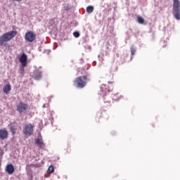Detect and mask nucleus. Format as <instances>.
I'll use <instances>...</instances> for the list:
<instances>
[{
	"label": "nucleus",
	"instance_id": "nucleus-1",
	"mask_svg": "<svg viewBox=\"0 0 180 180\" xmlns=\"http://www.w3.org/2000/svg\"><path fill=\"white\" fill-rule=\"evenodd\" d=\"M89 81H91V76L86 75L84 76H79L77 77L74 84L77 88H84Z\"/></svg>",
	"mask_w": 180,
	"mask_h": 180
},
{
	"label": "nucleus",
	"instance_id": "nucleus-2",
	"mask_svg": "<svg viewBox=\"0 0 180 180\" xmlns=\"http://www.w3.org/2000/svg\"><path fill=\"white\" fill-rule=\"evenodd\" d=\"M16 34H18V31H10L3 34L0 37V46H5V43L11 41Z\"/></svg>",
	"mask_w": 180,
	"mask_h": 180
},
{
	"label": "nucleus",
	"instance_id": "nucleus-3",
	"mask_svg": "<svg viewBox=\"0 0 180 180\" xmlns=\"http://www.w3.org/2000/svg\"><path fill=\"white\" fill-rule=\"evenodd\" d=\"M173 15L176 20H180V2L179 0L173 1Z\"/></svg>",
	"mask_w": 180,
	"mask_h": 180
},
{
	"label": "nucleus",
	"instance_id": "nucleus-4",
	"mask_svg": "<svg viewBox=\"0 0 180 180\" xmlns=\"http://www.w3.org/2000/svg\"><path fill=\"white\" fill-rule=\"evenodd\" d=\"M33 131H34V125L32 124H26L22 129V133L25 136H32L33 134Z\"/></svg>",
	"mask_w": 180,
	"mask_h": 180
},
{
	"label": "nucleus",
	"instance_id": "nucleus-5",
	"mask_svg": "<svg viewBox=\"0 0 180 180\" xmlns=\"http://www.w3.org/2000/svg\"><path fill=\"white\" fill-rule=\"evenodd\" d=\"M25 39L29 43H33L36 40V34L33 31H28L25 33Z\"/></svg>",
	"mask_w": 180,
	"mask_h": 180
},
{
	"label": "nucleus",
	"instance_id": "nucleus-6",
	"mask_svg": "<svg viewBox=\"0 0 180 180\" xmlns=\"http://www.w3.org/2000/svg\"><path fill=\"white\" fill-rule=\"evenodd\" d=\"M17 112H19L20 113H25L27 112V110L29 109V105L27 103L20 102L17 105Z\"/></svg>",
	"mask_w": 180,
	"mask_h": 180
},
{
	"label": "nucleus",
	"instance_id": "nucleus-7",
	"mask_svg": "<svg viewBox=\"0 0 180 180\" xmlns=\"http://www.w3.org/2000/svg\"><path fill=\"white\" fill-rule=\"evenodd\" d=\"M42 77L43 72L40 70L36 69L34 70L32 75V78H34V79H35L36 81H40Z\"/></svg>",
	"mask_w": 180,
	"mask_h": 180
},
{
	"label": "nucleus",
	"instance_id": "nucleus-8",
	"mask_svg": "<svg viewBox=\"0 0 180 180\" xmlns=\"http://www.w3.org/2000/svg\"><path fill=\"white\" fill-rule=\"evenodd\" d=\"M20 63H21L22 67H26V65H27V56L22 53L20 58Z\"/></svg>",
	"mask_w": 180,
	"mask_h": 180
},
{
	"label": "nucleus",
	"instance_id": "nucleus-9",
	"mask_svg": "<svg viewBox=\"0 0 180 180\" xmlns=\"http://www.w3.org/2000/svg\"><path fill=\"white\" fill-rule=\"evenodd\" d=\"M35 144L39 147V148H43V147H45L46 143L43 141V139L41 138H37L35 139Z\"/></svg>",
	"mask_w": 180,
	"mask_h": 180
},
{
	"label": "nucleus",
	"instance_id": "nucleus-10",
	"mask_svg": "<svg viewBox=\"0 0 180 180\" xmlns=\"http://www.w3.org/2000/svg\"><path fill=\"white\" fill-rule=\"evenodd\" d=\"M9 134L8 133V130L6 129H0V139L1 140H5Z\"/></svg>",
	"mask_w": 180,
	"mask_h": 180
},
{
	"label": "nucleus",
	"instance_id": "nucleus-11",
	"mask_svg": "<svg viewBox=\"0 0 180 180\" xmlns=\"http://www.w3.org/2000/svg\"><path fill=\"white\" fill-rule=\"evenodd\" d=\"M6 172H8V174H13V172H15V167H13V165H8L6 166Z\"/></svg>",
	"mask_w": 180,
	"mask_h": 180
},
{
	"label": "nucleus",
	"instance_id": "nucleus-12",
	"mask_svg": "<svg viewBox=\"0 0 180 180\" xmlns=\"http://www.w3.org/2000/svg\"><path fill=\"white\" fill-rule=\"evenodd\" d=\"M11 84H6L3 88V91H4V94H6V95H8V94H9V92H11Z\"/></svg>",
	"mask_w": 180,
	"mask_h": 180
},
{
	"label": "nucleus",
	"instance_id": "nucleus-13",
	"mask_svg": "<svg viewBox=\"0 0 180 180\" xmlns=\"http://www.w3.org/2000/svg\"><path fill=\"white\" fill-rule=\"evenodd\" d=\"M137 22L140 25H143V23H144V18H143V17H141V16H138L137 17Z\"/></svg>",
	"mask_w": 180,
	"mask_h": 180
},
{
	"label": "nucleus",
	"instance_id": "nucleus-14",
	"mask_svg": "<svg viewBox=\"0 0 180 180\" xmlns=\"http://www.w3.org/2000/svg\"><path fill=\"white\" fill-rule=\"evenodd\" d=\"M48 174H53L54 172V166L51 165L47 170Z\"/></svg>",
	"mask_w": 180,
	"mask_h": 180
},
{
	"label": "nucleus",
	"instance_id": "nucleus-15",
	"mask_svg": "<svg viewBox=\"0 0 180 180\" xmlns=\"http://www.w3.org/2000/svg\"><path fill=\"white\" fill-rule=\"evenodd\" d=\"M86 12H87V13H92V12H94V6H87Z\"/></svg>",
	"mask_w": 180,
	"mask_h": 180
},
{
	"label": "nucleus",
	"instance_id": "nucleus-16",
	"mask_svg": "<svg viewBox=\"0 0 180 180\" xmlns=\"http://www.w3.org/2000/svg\"><path fill=\"white\" fill-rule=\"evenodd\" d=\"M10 131L13 134V136H15V134H16V128H15V127L13 126L10 127Z\"/></svg>",
	"mask_w": 180,
	"mask_h": 180
},
{
	"label": "nucleus",
	"instance_id": "nucleus-17",
	"mask_svg": "<svg viewBox=\"0 0 180 180\" xmlns=\"http://www.w3.org/2000/svg\"><path fill=\"white\" fill-rule=\"evenodd\" d=\"M73 36H74L75 37H79V32H75L73 33Z\"/></svg>",
	"mask_w": 180,
	"mask_h": 180
},
{
	"label": "nucleus",
	"instance_id": "nucleus-18",
	"mask_svg": "<svg viewBox=\"0 0 180 180\" xmlns=\"http://www.w3.org/2000/svg\"><path fill=\"white\" fill-rule=\"evenodd\" d=\"M131 53L132 56H134V53H136V49L134 48H131Z\"/></svg>",
	"mask_w": 180,
	"mask_h": 180
},
{
	"label": "nucleus",
	"instance_id": "nucleus-19",
	"mask_svg": "<svg viewBox=\"0 0 180 180\" xmlns=\"http://www.w3.org/2000/svg\"><path fill=\"white\" fill-rule=\"evenodd\" d=\"M66 152L68 153H71V148L70 146H68L67 148H66Z\"/></svg>",
	"mask_w": 180,
	"mask_h": 180
}]
</instances>
